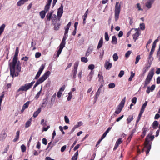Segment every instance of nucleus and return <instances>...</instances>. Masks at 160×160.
<instances>
[{
  "instance_id": "nucleus-7",
  "label": "nucleus",
  "mask_w": 160,
  "mask_h": 160,
  "mask_svg": "<svg viewBox=\"0 0 160 160\" xmlns=\"http://www.w3.org/2000/svg\"><path fill=\"white\" fill-rule=\"evenodd\" d=\"M63 6L62 4H61L60 7L58 9V18H60L63 13Z\"/></svg>"
},
{
  "instance_id": "nucleus-3",
  "label": "nucleus",
  "mask_w": 160,
  "mask_h": 160,
  "mask_svg": "<svg viewBox=\"0 0 160 160\" xmlns=\"http://www.w3.org/2000/svg\"><path fill=\"white\" fill-rule=\"evenodd\" d=\"M35 82V81H32L29 83H27L21 86L18 90L17 92H19L20 91H27L31 88L33 84Z\"/></svg>"
},
{
  "instance_id": "nucleus-46",
  "label": "nucleus",
  "mask_w": 160,
  "mask_h": 160,
  "mask_svg": "<svg viewBox=\"0 0 160 160\" xmlns=\"http://www.w3.org/2000/svg\"><path fill=\"white\" fill-rule=\"evenodd\" d=\"M79 64V62L76 61L74 63L73 70H77V68Z\"/></svg>"
},
{
  "instance_id": "nucleus-44",
  "label": "nucleus",
  "mask_w": 160,
  "mask_h": 160,
  "mask_svg": "<svg viewBox=\"0 0 160 160\" xmlns=\"http://www.w3.org/2000/svg\"><path fill=\"white\" fill-rule=\"evenodd\" d=\"M25 2L24 1L22 0H19L17 2V5L18 6H21Z\"/></svg>"
},
{
  "instance_id": "nucleus-28",
  "label": "nucleus",
  "mask_w": 160,
  "mask_h": 160,
  "mask_svg": "<svg viewBox=\"0 0 160 160\" xmlns=\"http://www.w3.org/2000/svg\"><path fill=\"white\" fill-rule=\"evenodd\" d=\"M46 13V12L43 10L40 12L39 14L42 19H43L45 18Z\"/></svg>"
},
{
  "instance_id": "nucleus-61",
  "label": "nucleus",
  "mask_w": 160,
  "mask_h": 160,
  "mask_svg": "<svg viewBox=\"0 0 160 160\" xmlns=\"http://www.w3.org/2000/svg\"><path fill=\"white\" fill-rule=\"evenodd\" d=\"M64 120L65 122L67 123H69V120L68 118V117L67 116H64Z\"/></svg>"
},
{
  "instance_id": "nucleus-2",
  "label": "nucleus",
  "mask_w": 160,
  "mask_h": 160,
  "mask_svg": "<svg viewBox=\"0 0 160 160\" xmlns=\"http://www.w3.org/2000/svg\"><path fill=\"white\" fill-rule=\"evenodd\" d=\"M51 72L49 71H47L37 81L36 83L34 85L33 88H35L38 85L43 82L48 78Z\"/></svg>"
},
{
  "instance_id": "nucleus-38",
  "label": "nucleus",
  "mask_w": 160,
  "mask_h": 160,
  "mask_svg": "<svg viewBox=\"0 0 160 160\" xmlns=\"http://www.w3.org/2000/svg\"><path fill=\"white\" fill-rule=\"evenodd\" d=\"M113 60L114 61H116L118 60V56L116 53H114L112 56Z\"/></svg>"
},
{
  "instance_id": "nucleus-4",
  "label": "nucleus",
  "mask_w": 160,
  "mask_h": 160,
  "mask_svg": "<svg viewBox=\"0 0 160 160\" xmlns=\"http://www.w3.org/2000/svg\"><path fill=\"white\" fill-rule=\"evenodd\" d=\"M119 2H117L115 7V20L116 21H117L119 18L121 10Z\"/></svg>"
},
{
  "instance_id": "nucleus-34",
  "label": "nucleus",
  "mask_w": 160,
  "mask_h": 160,
  "mask_svg": "<svg viewBox=\"0 0 160 160\" xmlns=\"http://www.w3.org/2000/svg\"><path fill=\"white\" fill-rule=\"evenodd\" d=\"M130 76L128 79V81H131L132 79V78L135 76V73L133 72V71H131L130 72Z\"/></svg>"
},
{
  "instance_id": "nucleus-43",
  "label": "nucleus",
  "mask_w": 160,
  "mask_h": 160,
  "mask_svg": "<svg viewBox=\"0 0 160 160\" xmlns=\"http://www.w3.org/2000/svg\"><path fill=\"white\" fill-rule=\"evenodd\" d=\"M151 80L148 79V78H146L145 79V84L144 86V88H145L147 85L150 83Z\"/></svg>"
},
{
  "instance_id": "nucleus-8",
  "label": "nucleus",
  "mask_w": 160,
  "mask_h": 160,
  "mask_svg": "<svg viewBox=\"0 0 160 160\" xmlns=\"http://www.w3.org/2000/svg\"><path fill=\"white\" fill-rule=\"evenodd\" d=\"M152 63V61H148V63H146L145 64V66L143 68V73L144 74L147 72L150 68L151 64Z\"/></svg>"
},
{
  "instance_id": "nucleus-55",
  "label": "nucleus",
  "mask_w": 160,
  "mask_h": 160,
  "mask_svg": "<svg viewBox=\"0 0 160 160\" xmlns=\"http://www.w3.org/2000/svg\"><path fill=\"white\" fill-rule=\"evenodd\" d=\"M71 25V22H69L68 24L67 25L66 27L65 28V30L68 31Z\"/></svg>"
},
{
  "instance_id": "nucleus-32",
  "label": "nucleus",
  "mask_w": 160,
  "mask_h": 160,
  "mask_svg": "<svg viewBox=\"0 0 160 160\" xmlns=\"http://www.w3.org/2000/svg\"><path fill=\"white\" fill-rule=\"evenodd\" d=\"M68 31L65 30V32L64 34V35L62 38V40L65 41L67 39V38L68 37Z\"/></svg>"
},
{
  "instance_id": "nucleus-23",
  "label": "nucleus",
  "mask_w": 160,
  "mask_h": 160,
  "mask_svg": "<svg viewBox=\"0 0 160 160\" xmlns=\"http://www.w3.org/2000/svg\"><path fill=\"white\" fill-rule=\"evenodd\" d=\"M143 131L142 132V134L141 135V137L142 138H143L145 136L146 132L148 130V128L144 127L143 129Z\"/></svg>"
},
{
  "instance_id": "nucleus-64",
  "label": "nucleus",
  "mask_w": 160,
  "mask_h": 160,
  "mask_svg": "<svg viewBox=\"0 0 160 160\" xmlns=\"http://www.w3.org/2000/svg\"><path fill=\"white\" fill-rule=\"evenodd\" d=\"M42 142L43 144L46 145L47 144V141L45 138H43L42 139Z\"/></svg>"
},
{
  "instance_id": "nucleus-42",
  "label": "nucleus",
  "mask_w": 160,
  "mask_h": 160,
  "mask_svg": "<svg viewBox=\"0 0 160 160\" xmlns=\"http://www.w3.org/2000/svg\"><path fill=\"white\" fill-rule=\"evenodd\" d=\"M143 113H142V112H139V113L138 115V118L137 119V120L136 121V125L138 124V122H139V121H140V120L141 118V116L142 115V114Z\"/></svg>"
},
{
  "instance_id": "nucleus-17",
  "label": "nucleus",
  "mask_w": 160,
  "mask_h": 160,
  "mask_svg": "<svg viewBox=\"0 0 160 160\" xmlns=\"http://www.w3.org/2000/svg\"><path fill=\"white\" fill-rule=\"evenodd\" d=\"M103 42V39L102 38H101L99 41L98 46L97 48V49H99L102 46Z\"/></svg>"
},
{
  "instance_id": "nucleus-37",
  "label": "nucleus",
  "mask_w": 160,
  "mask_h": 160,
  "mask_svg": "<svg viewBox=\"0 0 160 160\" xmlns=\"http://www.w3.org/2000/svg\"><path fill=\"white\" fill-rule=\"evenodd\" d=\"M122 109L121 108L117 107L116 108V110L115 112V113H116L117 114H119L120 113Z\"/></svg>"
},
{
  "instance_id": "nucleus-31",
  "label": "nucleus",
  "mask_w": 160,
  "mask_h": 160,
  "mask_svg": "<svg viewBox=\"0 0 160 160\" xmlns=\"http://www.w3.org/2000/svg\"><path fill=\"white\" fill-rule=\"evenodd\" d=\"M78 156V151H77L74 153V155L72 158V160H77Z\"/></svg>"
},
{
  "instance_id": "nucleus-33",
  "label": "nucleus",
  "mask_w": 160,
  "mask_h": 160,
  "mask_svg": "<svg viewBox=\"0 0 160 160\" xmlns=\"http://www.w3.org/2000/svg\"><path fill=\"white\" fill-rule=\"evenodd\" d=\"M5 25L4 24H2L0 27V35L3 32L4 29L5 28Z\"/></svg>"
},
{
  "instance_id": "nucleus-5",
  "label": "nucleus",
  "mask_w": 160,
  "mask_h": 160,
  "mask_svg": "<svg viewBox=\"0 0 160 160\" xmlns=\"http://www.w3.org/2000/svg\"><path fill=\"white\" fill-rule=\"evenodd\" d=\"M152 131H150L149 133L146 137L145 142H147V143L148 144V142H150V139L151 141H152L154 139V136L152 135Z\"/></svg>"
},
{
  "instance_id": "nucleus-1",
  "label": "nucleus",
  "mask_w": 160,
  "mask_h": 160,
  "mask_svg": "<svg viewBox=\"0 0 160 160\" xmlns=\"http://www.w3.org/2000/svg\"><path fill=\"white\" fill-rule=\"evenodd\" d=\"M18 54H15L14 55V57L12 59V62H9V66H10V75L12 77H14L15 72V68L17 62V61H18Z\"/></svg>"
},
{
  "instance_id": "nucleus-30",
  "label": "nucleus",
  "mask_w": 160,
  "mask_h": 160,
  "mask_svg": "<svg viewBox=\"0 0 160 160\" xmlns=\"http://www.w3.org/2000/svg\"><path fill=\"white\" fill-rule=\"evenodd\" d=\"M20 131H17L16 133V135L15 137L13 140V141L14 142H16V141L19 138Z\"/></svg>"
},
{
  "instance_id": "nucleus-24",
  "label": "nucleus",
  "mask_w": 160,
  "mask_h": 160,
  "mask_svg": "<svg viewBox=\"0 0 160 160\" xmlns=\"http://www.w3.org/2000/svg\"><path fill=\"white\" fill-rule=\"evenodd\" d=\"M112 43L113 44L116 45L117 43V39L115 36H113L112 37Z\"/></svg>"
},
{
  "instance_id": "nucleus-12",
  "label": "nucleus",
  "mask_w": 160,
  "mask_h": 160,
  "mask_svg": "<svg viewBox=\"0 0 160 160\" xmlns=\"http://www.w3.org/2000/svg\"><path fill=\"white\" fill-rule=\"evenodd\" d=\"M154 74V72L153 69H151L150 70V71L149 72L146 78L151 80Z\"/></svg>"
},
{
  "instance_id": "nucleus-52",
  "label": "nucleus",
  "mask_w": 160,
  "mask_h": 160,
  "mask_svg": "<svg viewBox=\"0 0 160 160\" xmlns=\"http://www.w3.org/2000/svg\"><path fill=\"white\" fill-rule=\"evenodd\" d=\"M108 87L110 88H113L115 86V84L114 83H109L108 85Z\"/></svg>"
},
{
  "instance_id": "nucleus-13",
  "label": "nucleus",
  "mask_w": 160,
  "mask_h": 160,
  "mask_svg": "<svg viewBox=\"0 0 160 160\" xmlns=\"http://www.w3.org/2000/svg\"><path fill=\"white\" fill-rule=\"evenodd\" d=\"M155 0H148L145 3V6L148 9H150L152 4L153 3Z\"/></svg>"
},
{
  "instance_id": "nucleus-27",
  "label": "nucleus",
  "mask_w": 160,
  "mask_h": 160,
  "mask_svg": "<svg viewBox=\"0 0 160 160\" xmlns=\"http://www.w3.org/2000/svg\"><path fill=\"white\" fill-rule=\"evenodd\" d=\"M41 112V108H39L36 111L34 112L33 114V116L34 118L36 117L38 114L40 113Z\"/></svg>"
},
{
  "instance_id": "nucleus-29",
  "label": "nucleus",
  "mask_w": 160,
  "mask_h": 160,
  "mask_svg": "<svg viewBox=\"0 0 160 160\" xmlns=\"http://www.w3.org/2000/svg\"><path fill=\"white\" fill-rule=\"evenodd\" d=\"M101 90L100 89H98L95 94L94 99L96 101L97 100V99L101 93Z\"/></svg>"
},
{
  "instance_id": "nucleus-58",
  "label": "nucleus",
  "mask_w": 160,
  "mask_h": 160,
  "mask_svg": "<svg viewBox=\"0 0 160 160\" xmlns=\"http://www.w3.org/2000/svg\"><path fill=\"white\" fill-rule=\"evenodd\" d=\"M132 52L131 51H128L125 54V57L126 58H128L129 57V55H130Z\"/></svg>"
},
{
  "instance_id": "nucleus-51",
  "label": "nucleus",
  "mask_w": 160,
  "mask_h": 160,
  "mask_svg": "<svg viewBox=\"0 0 160 160\" xmlns=\"http://www.w3.org/2000/svg\"><path fill=\"white\" fill-rule=\"evenodd\" d=\"M21 148L22 152H24L26 150V147L25 145L23 144L21 146Z\"/></svg>"
},
{
  "instance_id": "nucleus-26",
  "label": "nucleus",
  "mask_w": 160,
  "mask_h": 160,
  "mask_svg": "<svg viewBox=\"0 0 160 160\" xmlns=\"http://www.w3.org/2000/svg\"><path fill=\"white\" fill-rule=\"evenodd\" d=\"M32 120L31 118L29 119L26 122L25 124V127L28 128L30 126L31 124V122Z\"/></svg>"
},
{
  "instance_id": "nucleus-41",
  "label": "nucleus",
  "mask_w": 160,
  "mask_h": 160,
  "mask_svg": "<svg viewBox=\"0 0 160 160\" xmlns=\"http://www.w3.org/2000/svg\"><path fill=\"white\" fill-rule=\"evenodd\" d=\"M140 29L142 31L144 30L145 29V25L143 23H140L139 25Z\"/></svg>"
},
{
  "instance_id": "nucleus-45",
  "label": "nucleus",
  "mask_w": 160,
  "mask_h": 160,
  "mask_svg": "<svg viewBox=\"0 0 160 160\" xmlns=\"http://www.w3.org/2000/svg\"><path fill=\"white\" fill-rule=\"evenodd\" d=\"M81 60L82 62L85 63L87 62L88 61V59L84 57H82L81 58Z\"/></svg>"
},
{
  "instance_id": "nucleus-14",
  "label": "nucleus",
  "mask_w": 160,
  "mask_h": 160,
  "mask_svg": "<svg viewBox=\"0 0 160 160\" xmlns=\"http://www.w3.org/2000/svg\"><path fill=\"white\" fill-rule=\"evenodd\" d=\"M53 13V11L52 10L50 12L47 14L46 16L47 21H50L51 20V19H52V16Z\"/></svg>"
},
{
  "instance_id": "nucleus-21",
  "label": "nucleus",
  "mask_w": 160,
  "mask_h": 160,
  "mask_svg": "<svg viewBox=\"0 0 160 160\" xmlns=\"http://www.w3.org/2000/svg\"><path fill=\"white\" fill-rule=\"evenodd\" d=\"M48 100V97H46L45 98L43 99V102H42V105L41 106L42 107L44 108L46 106Z\"/></svg>"
},
{
  "instance_id": "nucleus-18",
  "label": "nucleus",
  "mask_w": 160,
  "mask_h": 160,
  "mask_svg": "<svg viewBox=\"0 0 160 160\" xmlns=\"http://www.w3.org/2000/svg\"><path fill=\"white\" fill-rule=\"evenodd\" d=\"M148 102L147 101H146L142 105L141 108L140 110V112H141L142 113H143L147 105Z\"/></svg>"
},
{
  "instance_id": "nucleus-20",
  "label": "nucleus",
  "mask_w": 160,
  "mask_h": 160,
  "mask_svg": "<svg viewBox=\"0 0 160 160\" xmlns=\"http://www.w3.org/2000/svg\"><path fill=\"white\" fill-rule=\"evenodd\" d=\"M158 122L157 121H154L152 124L153 129H156L158 128Z\"/></svg>"
},
{
  "instance_id": "nucleus-53",
  "label": "nucleus",
  "mask_w": 160,
  "mask_h": 160,
  "mask_svg": "<svg viewBox=\"0 0 160 160\" xmlns=\"http://www.w3.org/2000/svg\"><path fill=\"white\" fill-rule=\"evenodd\" d=\"M109 39L108 33L107 32H105V40L106 41H109Z\"/></svg>"
},
{
  "instance_id": "nucleus-56",
  "label": "nucleus",
  "mask_w": 160,
  "mask_h": 160,
  "mask_svg": "<svg viewBox=\"0 0 160 160\" xmlns=\"http://www.w3.org/2000/svg\"><path fill=\"white\" fill-rule=\"evenodd\" d=\"M104 50L103 49L102 50V52H100V53L99 58H100L102 59L104 54Z\"/></svg>"
},
{
  "instance_id": "nucleus-36",
  "label": "nucleus",
  "mask_w": 160,
  "mask_h": 160,
  "mask_svg": "<svg viewBox=\"0 0 160 160\" xmlns=\"http://www.w3.org/2000/svg\"><path fill=\"white\" fill-rule=\"evenodd\" d=\"M92 51V48H90L89 47L86 51L85 56H88L91 53Z\"/></svg>"
},
{
  "instance_id": "nucleus-49",
  "label": "nucleus",
  "mask_w": 160,
  "mask_h": 160,
  "mask_svg": "<svg viewBox=\"0 0 160 160\" xmlns=\"http://www.w3.org/2000/svg\"><path fill=\"white\" fill-rule=\"evenodd\" d=\"M122 138H119L118 140L116 142L115 144L119 145L122 142Z\"/></svg>"
},
{
  "instance_id": "nucleus-16",
  "label": "nucleus",
  "mask_w": 160,
  "mask_h": 160,
  "mask_svg": "<svg viewBox=\"0 0 160 160\" xmlns=\"http://www.w3.org/2000/svg\"><path fill=\"white\" fill-rule=\"evenodd\" d=\"M126 98V97H124V98L122 100V101L120 103L118 106V107H119L120 108H121L122 109V108L124 107L125 104Z\"/></svg>"
},
{
  "instance_id": "nucleus-50",
  "label": "nucleus",
  "mask_w": 160,
  "mask_h": 160,
  "mask_svg": "<svg viewBox=\"0 0 160 160\" xmlns=\"http://www.w3.org/2000/svg\"><path fill=\"white\" fill-rule=\"evenodd\" d=\"M92 72H91L89 74L88 77V81H90L92 80Z\"/></svg>"
},
{
  "instance_id": "nucleus-10",
  "label": "nucleus",
  "mask_w": 160,
  "mask_h": 160,
  "mask_svg": "<svg viewBox=\"0 0 160 160\" xmlns=\"http://www.w3.org/2000/svg\"><path fill=\"white\" fill-rule=\"evenodd\" d=\"M21 63L19 61H17V62L16 63V69L18 71V72L17 73V74H15V76L16 77L18 75V72H19L21 71Z\"/></svg>"
},
{
  "instance_id": "nucleus-15",
  "label": "nucleus",
  "mask_w": 160,
  "mask_h": 160,
  "mask_svg": "<svg viewBox=\"0 0 160 160\" xmlns=\"http://www.w3.org/2000/svg\"><path fill=\"white\" fill-rule=\"evenodd\" d=\"M29 103L30 101H29L27 102L26 103L23 104L22 109L21 111V113H23L25 109L26 108H27L28 107Z\"/></svg>"
},
{
  "instance_id": "nucleus-54",
  "label": "nucleus",
  "mask_w": 160,
  "mask_h": 160,
  "mask_svg": "<svg viewBox=\"0 0 160 160\" xmlns=\"http://www.w3.org/2000/svg\"><path fill=\"white\" fill-rule=\"evenodd\" d=\"M124 73V71L123 70H121L120 71L119 74L118 75V77L120 78L122 77Z\"/></svg>"
},
{
  "instance_id": "nucleus-57",
  "label": "nucleus",
  "mask_w": 160,
  "mask_h": 160,
  "mask_svg": "<svg viewBox=\"0 0 160 160\" xmlns=\"http://www.w3.org/2000/svg\"><path fill=\"white\" fill-rule=\"evenodd\" d=\"M82 122L81 121H80L78 122L77 125L74 126L76 128H77L81 126L82 125Z\"/></svg>"
},
{
  "instance_id": "nucleus-62",
  "label": "nucleus",
  "mask_w": 160,
  "mask_h": 160,
  "mask_svg": "<svg viewBox=\"0 0 160 160\" xmlns=\"http://www.w3.org/2000/svg\"><path fill=\"white\" fill-rule=\"evenodd\" d=\"M41 55V54L39 52H37L35 55V57L36 58H38L40 57Z\"/></svg>"
},
{
  "instance_id": "nucleus-19",
  "label": "nucleus",
  "mask_w": 160,
  "mask_h": 160,
  "mask_svg": "<svg viewBox=\"0 0 160 160\" xmlns=\"http://www.w3.org/2000/svg\"><path fill=\"white\" fill-rule=\"evenodd\" d=\"M139 36V33L138 31H137L133 35V39L135 42L136 40L138 39V37Z\"/></svg>"
},
{
  "instance_id": "nucleus-25",
  "label": "nucleus",
  "mask_w": 160,
  "mask_h": 160,
  "mask_svg": "<svg viewBox=\"0 0 160 160\" xmlns=\"http://www.w3.org/2000/svg\"><path fill=\"white\" fill-rule=\"evenodd\" d=\"M77 73V70H72V73L71 74V76L73 77V78L75 79L76 77V74Z\"/></svg>"
},
{
  "instance_id": "nucleus-59",
  "label": "nucleus",
  "mask_w": 160,
  "mask_h": 160,
  "mask_svg": "<svg viewBox=\"0 0 160 160\" xmlns=\"http://www.w3.org/2000/svg\"><path fill=\"white\" fill-rule=\"evenodd\" d=\"M137 98L136 97H134L132 99V102L134 104H136L137 102Z\"/></svg>"
},
{
  "instance_id": "nucleus-60",
  "label": "nucleus",
  "mask_w": 160,
  "mask_h": 160,
  "mask_svg": "<svg viewBox=\"0 0 160 160\" xmlns=\"http://www.w3.org/2000/svg\"><path fill=\"white\" fill-rule=\"evenodd\" d=\"M95 67V66L93 64H91L89 65L88 66V68L89 69L92 70Z\"/></svg>"
},
{
  "instance_id": "nucleus-35",
  "label": "nucleus",
  "mask_w": 160,
  "mask_h": 160,
  "mask_svg": "<svg viewBox=\"0 0 160 160\" xmlns=\"http://www.w3.org/2000/svg\"><path fill=\"white\" fill-rule=\"evenodd\" d=\"M66 41H62V42L59 45V48L62 49L65 46Z\"/></svg>"
},
{
  "instance_id": "nucleus-40",
  "label": "nucleus",
  "mask_w": 160,
  "mask_h": 160,
  "mask_svg": "<svg viewBox=\"0 0 160 160\" xmlns=\"http://www.w3.org/2000/svg\"><path fill=\"white\" fill-rule=\"evenodd\" d=\"M42 89V87L40 90V91L39 92H38V93L36 95V96H35V97L34 98L36 99H38V98H39L40 95V94L41 93Z\"/></svg>"
},
{
  "instance_id": "nucleus-22",
  "label": "nucleus",
  "mask_w": 160,
  "mask_h": 160,
  "mask_svg": "<svg viewBox=\"0 0 160 160\" xmlns=\"http://www.w3.org/2000/svg\"><path fill=\"white\" fill-rule=\"evenodd\" d=\"M133 116L132 115H129L128 118H127L126 121L127 123L128 124H129V123L133 120Z\"/></svg>"
},
{
  "instance_id": "nucleus-39",
  "label": "nucleus",
  "mask_w": 160,
  "mask_h": 160,
  "mask_svg": "<svg viewBox=\"0 0 160 160\" xmlns=\"http://www.w3.org/2000/svg\"><path fill=\"white\" fill-rule=\"evenodd\" d=\"M98 77L99 78V81L101 82H103L104 81L103 76L99 73L98 74Z\"/></svg>"
},
{
  "instance_id": "nucleus-6",
  "label": "nucleus",
  "mask_w": 160,
  "mask_h": 160,
  "mask_svg": "<svg viewBox=\"0 0 160 160\" xmlns=\"http://www.w3.org/2000/svg\"><path fill=\"white\" fill-rule=\"evenodd\" d=\"M45 66V65L42 64L41 65V66L40 67L38 71L37 72V73L36 74V75L35 76L34 79H37L39 77H40V75H41L42 72Z\"/></svg>"
},
{
  "instance_id": "nucleus-47",
  "label": "nucleus",
  "mask_w": 160,
  "mask_h": 160,
  "mask_svg": "<svg viewBox=\"0 0 160 160\" xmlns=\"http://www.w3.org/2000/svg\"><path fill=\"white\" fill-rule=\"evenodd\" d=\"M50 6L46 5L44 7V11L47 12L49 9Z\"/></svg>"
},
{
  "instance_id": "nucleus-11",
  "label": "nucleus",
  "mask_w": 160,
  "mask_h": 160,
  "mask_svg": "<svg viewBox=\"0 0 160 160\" xmlns=\"http://www.w3.org/2000/svg\"><path fill=\"white\" fill-rule=\"evenodd\" d=\"M112 63L110 62V60L106 61L104 64V67L107 70L110 69L112 67Z\"/></svg>"
},
{
  "instance_id": "nucleus-63",
  "label": "nucleus",
  "mask_w": 160,
  "mask_h": 160,
  "mask_svg": "<svg viewBox=\"0 0 160 160\" xmlns=\"http://www.w3.org/2000/svg\"><path fill=\"white\" fill-rule=\"evenodd\" d=\"M59 24H55L54 27V29L56 30H57L59 28Z\"/></svg>"
},
{
  "instance_id": "nucleus-48",
  "label": "nucleus",
  "mask_w": 160,
  "mask_h": 160,
  "mask_svg": "<svg viewBox=\"0 0 160 160\" xmlns=\"http://www.w3.org/2000/svg\"><path fill=\"white\" fill-rule=\"evenodd\" d=\"M141 57L140 55H138L137 56L136 58V61L135 62V64H137V63H138Z\"/></svg>"
},
{
  "instance_id": "nucleus-9",
  "label": "nucleus",
  "mask_w": 160,
  "mask_h": 160,
  "mask_svg": "<svg viewBox=\"0 0 160 160\" xmlns=\"http://www.w3.org/2000/svg\"><path fill=\"white\" fill-rule=\"evenodd\" d=\"M145 147L147 149L146 151V154L147 155L149 153V151L151 148V143L148 142L147 143V142H145Z\"/></svg>"
}]
</instances>
